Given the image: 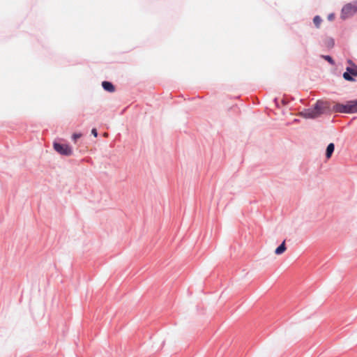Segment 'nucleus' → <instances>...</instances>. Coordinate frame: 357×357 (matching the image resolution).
<instances>
[{
    "label": "nucleus",
    "mask_w": 357,
    "mask_h": 357,
    "mask_svg": "<svg viewBox=\"0 0 357 357\" xmlns=\"http://www.w3.org/2000/svg\"><path fill=\"white\" fill-rule=\"evenodd\" d=\"M331 111V102L318 100L312 109H305L298 115L305 119H315L327 112Z\"/></svg>",
    "instance_id": "obj_1"
},
{
    "label": "nucleus",
    "mask_w": 357,
    "mask_h": 357,
    "mask_svg": "<svg viewBox=\"0 0 357 357\" xmlns=\"http://www.w3.org/2000/svg\"><path fill=\"white\" fill-rule=\"evenodd\" d=\"M54 149L59 154L70 156L73 154V148L68 144H61L57 142L53 143Z\"/></svg>",
    "instance_id": "obj_2"
},
{
    "label": "nucleus",
    "mask_w": 357,
    "mask_h": 357,
    "mask_svg": "<svg viewBox=\"0 0 357 357\" xmlns=\"http://www.w3.org/2000/svg\"><path fill=\"white\" fill-rule=\"evenodd\" d=\"M357 12V4L347 3L342 9L340 17L342 20L347 19L353 16Z\"/></svg>",
    "instance_id": "obj_3"
},
{
    "label": "nucleus",
    "mask_w": 357,
    "mask_h": 357,
    "mask_svg": "<svg viewBox=\"0 0 357 357\" xmlns=\"http://www.w3.org/2000/svg\"><path fill=\"white\" fill-rule=\"evenodd\" d=\"M346 113L353 114L357 112V100L349 101L345 103Z\"/></svg>",
    "instance_id": "obj_4"
},
{
    "label": "nucleus",
    "mask_w": 357,
    "mask_h": 357,
    "mask_svg": "<svg viewBox=\"0 0 357 357\" xmlns=\"http://www.w3.org/2000/svg\"><path fill=\"white\" fill-rule=\"evenodd\" d=\"M331 111L334 112L346 113L345 104L332 102L331 103Z\"/></svg>",
    "instance_id": "obj_5"
},
{
    "label": "nucleus",
    "mask_w": 357,
    "mask_h": 357,
    "mask_svg": "<svg viewBox=\"0 0 357 357\" xmlns=\"http://www.w3.org/2000/svg\"><path fill=\"white\" fill-rule=\"evenodd\" d=\"M334 149H335V146L333 143H331L328 145L327 148H326V157L329 159L333 151H334Z\"/></svg>",
    "instance_id": "obj_6"
},
{
    "label": "nucleus",
    "mask_w": 357,
    "mask_h": 357,
    "mask_svg": "<svg viewBox=\"0 0 357 357\" xmlns=\"http://www.w3.org/2000/svg\"><path fill=\"white\" fill-rule=\"evenodd\" d=\"M285 243L283 242L278 248L275 250V253L278 255L283 254L286 250Z\"/></svg>",
    "instance_id": "obj_7"
},
{
    "label": "nucleus",
    "mask_w": 357,
    "mask_h": 357,
    "mask_svg": "<svg viewBox=\"0 0 357 357\" xmlns=\"http://www.w3.org/2000/svg\"><path fill=\"white\" fill-rule=\"evenodd\" d=\"M102 85L105 90L109 92L114 91V86L111 83L108 82H103Z\"/></svg>",
    "instance_id": "obj_8"
},
{
    "label": "nucleus",
    "mask_w": 357,
    "mask_h": 357,
    "mask_svg": "<svg viewBox=\"0 0 357 357\" xmlns=\"http://www.w3.org/2000/svg\"><path fill=\"white\" fill-rule=\"evenodd\" d=\"M347 72H349L353 76H357V68L356 67L347 68Z\"/></svg>",
    "instance_id": "obj_9"
},
{
    "label": "nucleus",
    "mask_w": 357,
    "mask_h": 357,
    "mask_svg": "<svg viewBox=\"0 0 357 357\" xmlns=\"http://www.w3.org/2000/svg\"><path fill=\"white\" fill-rule=\"evenodd\" d=\"M352 77L353 75L347 71L343 74V77L348 81H354V79Z\"/></svg>",
    "instance_id": "obj_10"
},
{
    "label": "nucleus",
    "mask_w": 357,
    "mask_h": 357,
    "mask_svg": "<svg viewBox=\"0 0 357 357\" xmlns=\"http://www.w3.org/2000/svg\"><path fill=\"white\" fill-rule=\"evenodd\" d=\"M313 22L317 27H319L321 22V19L320 18V17L316 16L313 20Z\"/></svg>",
    "instance_id": "obj_11"
},
{
    "label": "nucleus",
    "mask_w": 357,
    "mask_h": 357,
    "mask_svg": "<svg viewBox=\"0 0 357 357\" xmlns=\"http://www.w3.org/2000/svg\"><path fill=\"white\" fill-rule=\"evenodd\" d=\"M82 136V133H73L72 135V139L75 142L77 139L80 138Z\"/></svg>",
    "instance_id": "obj_12"
},
{
    "label": "nucleus",
    "mask_w": 357,
    "mask_h": 357,
    "mask_svg": "<svg viewBox=\"0 0 357 357\" xmlns=\"http://www.w3.org/2000/svg\"><path fill=\"white\" fill-rule=\"evenodd\" d=\"M334 19H335V15L333 13L329 14L328 15V20L329 21H333V20H334Z\"/></svg>",
    "instance_id": "obj_13"
},
{
    "label": "nucleus",
    "mask_w": 357,
    "mask_h": 357,
    "mask_svg": "<svg viewBox=\"0 0 357 357\" xmlns=\"http://www.w3.org/2000/svg\"><path fill=\"white\" fill-rule=\"evenodd\" d=\"M324 58H325V59H326V61H328L329 63H333V59H332V58H331V56H324Z\"/></svg>",
    "instance_id": "obj_14"
},
{
    "label": "nucleus",
    "mask_w": 357,
    "mask_h": 357,
    "mask_svg": "<svg viewBox=\"0 0 357 357\" xmlns=\"http://www.w3.org/2000/svg\"><path fill=\"white\" fill-rule=\"evenodd\" d=\"M91 133L94 137H97L98 135L97 130L96 128L92 129Z\"/></svg>",
    "instance_id": "obj_15"
},
{
    "label": "nucleus",
    "mask_w": 357,
    "mask_h": 357,
    "mask_svg": "<svg viewBox=\"0 0 357 357\" xmlns=\"http://www.w3.org/2000/svg\"><path fill=\"white\" fill-rule=\"evenodd\" d=\"M103 136H104L105 137H108V133H107V132H105V133L103 134Z\"/></svg>",
    "instance_id": "obj_16"
}]
</instances>
